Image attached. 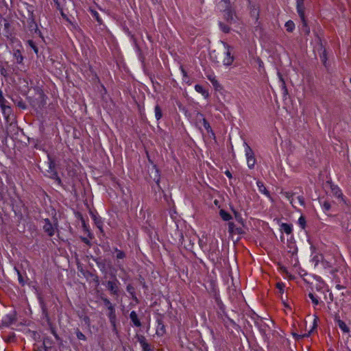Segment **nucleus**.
<instances>
[{
	"instance_id": "obj_13",
	"label": "nucleus",
	"mask_w": 351,
	"mask_h": 351,
	"mask_svg": "<svg viewBox=\"0 0 351 351\" xmlns=\"http://www.w3.org/2000/svg\"><path fill=\"white\" fill-rule=\"evenodd\" d=\"M16 321H17V317L16 315V312L13 311V313L7 315L6 318L3 320V323H5L7 325H10V324L14 323Z\"/></svg>"
},
{
	"instance_id": "obj_15",
	"label": "nucleus",
	"mask_w": 351,
	"mask_h": 351,
	"mask_svg": "<svg viewBox=\"0 0 351 351\" xmlns=\"http://www.w3.org/2000/svg\"><path fill=\"white\" fill-rule=\"evenodd\" d=\"M92 218L97 226V227L100 230L101 232H103L102 226L103 222L99 216H97L95 214L91 213Z\"/></svg>"
},
{
	"instance_id": "obj_17",
	"label": "nucleus",
	"mask_w": 351,
	"mask_h": 351,
	"mask_svg": "<svg viewBox=\"0 0 351 351\" xmlns=\"http://www.w3.org/2000/svg\"><path fill=\"white\" fill-rule=\"evenodd\" d=\"M28 28L31 32H34V33L38 32L39 34H40V30L38 29L37 24L36 23L35 21L33 19H30V21H29Z\"/></svg>"
},
{
	"instance_id": "obj_23",
	"label": "nucleus",
	"mask_w": 351,
	"mask_h": 351,
	"mask_svg": "<svg viewBox=\"0 0 351 351\" xmlns=\"http://www.w3.org/2000/svg\"><path fill=\"white\" fill-rule=\"evenodd\" d=\"M95 261L98 267L100 269V270L102 272H106V268L105 261L101 259V258H96Z\"/></svg>"
},
{
	"instance_id": "obj_32",
	"label": "nucleus",
	"mask_w": 351,
	"mask_h": 351,
	"mask_svg": "<svg viewBox=\"0 0 351 351\" xmlns=\"http://www.w3.org/2000/svg\"><path fill=\"white\" fill-rule=\"evenodd\" d=\"M285 28L287 32H292L295 28L294 23L291 20L288 21L285 23Z\"/></svg>"
},
{
	"instance_id": "obj_40",
	"label": "nucleus",
	"mask_w": 351,
	"mask_h": 351,
	"mask_svg": "<svg viewBox=\"0 0 351 351\" xmlns=\"http://www.w3.org/2000/svg\"><path fill=\"white\" fill-rule=\"evenodd\" d=\"M27 43L28 45H29V47L34 50V51L38 54V49L37 47V46L36 45V44L34 43V42L32 40H29L27 41Z\"/></svg>"
},
{
	"instance_id": "obj_19",
	"label": "nucleus",
	"mask_w": 351,
	"mask_h": 351,
	"mask_svg": "<svg viewBox=\"0 0 351 351\" xmlns=\"http://www.w3.org/2000/svg\"><path fill=\"white\" fill-rule=\"evenodd\" d=\"M257 184V186L258 188V190L261 193L265 194L266 196H267L268 197H270V194H269V191L266 189V187L265 186L263 182H261V181H257L256 182Z\"/></svg>"
},
{
	"instance_id": "obj_7",
	"label": "nucleus",
	"mask_w": 351,
	"mask_h": 351,
	"mask_svg": "<svg viewBox=\"0 0 351 351\" xmlns=\"http://www.w3.org/2000/svg\"><path fill=\"white\" fill-rule=\"evenodd\" d=\"M297 2V11L298 13L304 24V25H306V22L304 16V1L303 0H296Z\"/></svg>"
},
{
	"instance_id": "obj_44",
	"label": "nucleus",
	"mask_w": 351,
	"mask_h": 351,
	"mask_svg": "<svg viewBox=\"0 0 351 351\" xmlns=\"http://www.w3.org/2000/svg\"><path fill=\"white\" fill-rule=\"evenodd\" d=\"M75 333L78 339L83 341H85L86 339V336L80 330L77 329Z\"/></svg>"
},
{
	"instance_id": "obj_3",
	"label": "nucleus",
	"mask_w": 351,
	"mask_h": 351,
	"mask_svg": "<svg viewBox=\"0 0 351 351\" xmlns=\"http://www.w3.org/2000/svg\"><path fill=\"white\" fill-rule=\"evenodd\" d=\"M223 19L229 24H234L238 21L235 11L230 7H226L223 10Z\"/></svg>"
},
{
	"instance_id": "obj_26",
	"label": "nucleus",
	"mask_w": 351,
	"mask_h": 351,
	"mask_svg": "<svg viewBox=\"0 0 351 351\" xmlns=\"http://www.w3.org/2000/svg\"><path fill=\"white\" fill-rule=\"evenodd\" d=\"M219 215L222 219L226 221H230L232 219V216L223 209L219 210Z\"/></svg>"
},
{
	"instance_id": "obj_31",
	"label": "nucleus",
	"mask_w": 351,
	"mask_h": 351,
	"mask_svg": "<svg viewBox=\"0 0 351 351\" xmlns=\"http://www.w3.org/2000/svg\"><path fill=\"white\" fill-rule=\"evenodd\" d=\"M155 117L157 120H159L162 118V110L160 108V107L159 106V105H156L155 106Z\"/></svg>"
},
{
	"instance_id": "obj_55",
	"label": "nucleus",
	"mask_w": 351,
	"mask_h": 351,
	"mask_svg": "<svg viewBox=\"0 0 351 351\" xmlns=\"http://www.w3.org/2000/svg\"><path fill=\"white\" fill-rule=\"evenodd\" d=\"M51 332L52 334L54 335V337H56V339H59V337L58 335H57L55 329L53 328H51Z\"/></svg>"
},
{
	"instance_id": "obj_34",
	"label": "nucleus",
	"mask_w": 351,
	"mask_h": 351,
	"mask_svg": "<svg viewBox=\"0 0 351 351\" xmlns=\"http://www.w3.org/2000/svg\"><path fill=\"white\" fill-rule=\"evenodd\" d=\"M278 75L280 81V82L282 84V88L284 90V94L287 95L288 93V90H287V88L286 87L285 82V80L283 79V77H282V74L280 73H279V72L278 73Z\"/></svg>"
},
{
	"instance_id": "obj_43",
	"label": "nucleus",
	"mask_w": 351,
	"mask_h": 351,
	"mask_svg": "<svg viewBox=\"0 0 351 351\" xmlns=\"http://www.w3.org/2000/svg\"><path fill=\"white\" fill-rule=\"evenodd\" d=\"M232 211L234 213V217L236 219V220L239 222V223H243V219L241 217V215L240 213H239L237 211H236L235 210H233L232 209Z\"/></svg>"
},
{
	"instance_id": "obj_9",
	"label": "nucleus",
	"mask_w": 351,
	"mask_h": 351,
	"mask_svg": "<svg viewBox=\"0 0 351 351\" xmlns=\"http://www.w3.org/2000/svg\"><path fill=\"white\" fill-rule=\"evenodd\" d=\"M335 320L337 322L339 327L343 332L348 333L350 332L349 328L347 326L346 323L340 319V316L338 314L335 315Z\"/></svg>"
},
{
	"instance_id": "obj_21",
	"label": "nucleus",
	"mask_w": 351,
	"mask_h": 351,
	"mask_svg": "<svg viewBox=\"0 0 351 351\" xmlns=\"http://www.w3.org/2000/svg\"><path fill=\"white\" fill-rule=\"evenodd\" d=\"M13 56L18 64H21L23 60V56L19 49L14 50Z\"/></svg>"
},
{
	"instance_id": "obj_22",
	"label": "nucleus",
	"mask_w": 351,
	"mask_h": 351,
	"mask_svg": "<svg viewBox=\"0 0 351 351\" xmlns=\"http://www.w3.org/2000/svg\"><path fill=\"white\" fill-rule=\"evenodd\" d=\"M130 317L132 322L136 326L139 327L141 326V322L138 319V316L134 311L131 312Z\"/></svg>"
},
{
	"instance_id": "obj_60",
	"label": "nucleus",
	"mask_w": 351,
	"mask_h": 351,
	"mask_svg": "<svg viewBox=\"0 0 351 351\" xmlns=\"http://www.w3.org/2000/svg\"><path fill=\"white\" fill-rule=\"evenodd\" d=\"M336 288L339 290V289H345L346 287L343 285H341L339 284H337Z\"/></svg>"
},
{
	"instance_id": "obj_49",
	"label": "nucleus",
	"mask_w": 351,
	"mask_h": 351,
	"mask_svg": "<svg viewBox=\"0 0 351 351\" xmlns=\"http://www.w3.org/2000/svg\"><path fill=\"white\" fill-rule=\"evenodd\" d=\"M53 178L56 180V182H57L59 185H62V181H61V179H60V178L58 176V173H57L56 172H55V173H53Z\"/></svg>"
},
{
	"instance_id": "obj_4",
	"label": "nucleus",
	"mask_w": 351,
	"mask_h": 351,
	"mask_svg": "<svg viewBox=\"0 0 351 351\" xmlns=\"http://www.w3.org/2000/svg\"><path fill=\"white\" fill-rule=\"evenodd\" d=\"M244 145L245 146V156L247 158V166L250 169L254 168L255 163H256V159L254 157V154L252 148L247 145V143H244Z\"/></svg>"
},
{
	"instance_id": "obj_20",
	"label": "nucleus",
	"mask_w": 351,
	"mask_h": 351,
	"mask_svg": "<svg viewBox=\"0 0 351 351\" xmlns=\"http://www.w3.org/2000/svg\"><path fill=\"white\" fill-rule=\"evenodd\" d=\"M280 230L287 234H289L292 232V226L291 224L283 223L280 226Z\"/></svg>"
},
{
	"instance_id": "obj_1",
	"label": "nucleus",
	"mask_w": 351,
	"mask_h": 351,
	"mask_svg": "<svg viewBox=\"0 0 351 351\" xmlns=\"http://www.w3.org/2000/svg\"><path fill=\"white\" fill-rule=\"evenodd\" d=\"M107 291L110 295L118 297L121 293L120 282L115 275L112 276V280L103 282Z\"/></svg>"
},
{
	"instance_id": "obj_6",
	"label": "nucleus",
	"mask_w": 351,
	"mask_h": 351,
	"mask_svg": "<svg viewBox=\"0 0 351 351\" xmlns=\"http://www.w3.org/2000/svg\"><path fill=\"white\" fill-rule=\"evenodd\" d=\"M148 172L150 180H152L158 185L160 179L159 170L156 168L155 165H154L148 169Z\"/></svg>"
},
{
	"instance_id": "obj_39",
	"label": "nucleus",
	"mask_w": 351,
	"mask_h": 351,
	"mask_svg": "<svg viewBox=\"0 0 351 351\" xmlns=\"http://www.w3.org/2000/svg\"><path fill=\"white\" fill-rule=\"evenodd\" d=\"M115 252L117 253L116 258L117 259H123L125 257V254L124 252L119 250L117 248L115 249Z\"/></svg>"
},
{
	"instance_id": "obj_28",
	"label": "nucleus",
	"mask_w": 351,
	"mask_h": 351,
	"mask_svg": "<svg viewBox=\"0 0 351 351\" xmlns=\"http://www.w3.org/2000/svg\"><path fill=\"white\" fill-rule=\"evenodd\" d=\"M195 89L197 92L201 93L203 96H204L205 97H208V91H206L204 87L199 84H196L195 86Z\"/></svg>"
},
{
	"instance_id": "obj_46",
	"label": "nucleus",
	"mask_w": 351,
	"mask_h": 351,
	"mask_svg": "<svg viewBox=\"0 0 351 351\" xmlns=\"http://www.w3.org/2000/svg\"><path fill=\"white\" fill-rule=\"evenodd\" d=\"M322 207L325 211H328L331 208V205L329 202L325 201L322 204Z\"/></svg>"
},
{
	"instance_id": "obj_61",
	"label": "nucleus",
	"mask_w": 351,
	"mask_h": 351,
	"mask_svg": "<svg viewBox=\"0 0 351 351\" xmlns=\"http://www.w3.org/2000/svg\"><path fill=\"white\" fill-rule=\"evenodd\" d=\"M282 302H283V304L285 305V307H287V308L290 307V304L289 303L285 302V301L283 299H282Z\"/></svg>"
},
{
	"instance_id": "obj_58",
	"label": "nucleus",
	"mask_w": 351,
	"mask_h": 351,
	"mask_svg": "<svg viewBox=\"0 0 351 351\" xmlns=\"http://www.w3.org/2000/svg\"><path fill=\"white\" fill-rule=\"evenodd\" d=\"M226 3V7H230V0H221Z\"/></svg>"
},
{
	"instance_id": "obj_10",
	"label": "nucleus",
	"mask_w": 351,
	"mask_h": 351,
	"mask_svg": "<svg viewBox=\"0 0 351 351\" xmlns=\"http://www.w3.org/2000/svg\"><path fill=\"white\" fill-rule=\"evenodd\" d=\"M342 227L346 230H351V215L346 214L342 219Z\"/></svg>"
},
{
	"instance_id": "obj_27",
	"label": "nucleus",
	"mask_w": 351,
	"mask_h": 351,
	"mask_svg": "<svg viewBox=\"0 0 351 351\" xmlns=\"http://www.w3.org/2000/svg\"><path fill=\"white\" fill-rule=\"evenodd\" d=\"M308 298L311 300L312 304L314 306H317L319 304V298L313 294V293H308Z\"/></svg>"
},
{
	"instance_id": "obj_42",
	"label": "nucleus",
	"mask_w": 351,
	"mask_h": 351,
	"mask_svg": "<svg viewBox=\"0 0 351 351\" xmlns=\"http://www.w3.org/2000/svg\"><path fill=\"white\" fill-rule=\"evenodd\" d=\"M138 282L141 285H142L143 288L146 291L148 289V286L146 285V282L145 281V279L141 276H139L138 278Z\"/></svg>"
},
{
	"instance_id": "obj_2",
	"label": "nucleus",
	"mask_w": 351,
	"mask_h": 351,
	"mask_svg": "<svg viewBox=\"0 0 351 351\" xmlns=\"http://www.w3.org/2000/svg\"><path fill=\"white\" fill-rule=\"evenodd\" d=\"M224 50H221L222 60L223 65L230 66L234 61V56L231 54L232 47L226 43L222 42Z\"/></svg>"
},
{
	"instance_id": "obj_5",
	"label": "nucleus",
	"mask_w": 351,
	"mask_h": 351,
	"mask_svg": "<svg viewBox=\"0 0 351 351\" xmlns=\"http://www.w3.org/2000/svg\"><path fill=\"white\" fill-rule=\"evenodd\" d=\"M250 14L251 17L255 19L256 23L258 22L259 19L260 8L259 5L249 1Z\"/></svg>"
},
{
	"instance_id": "obj_54",
	"label": "nucleus",
	"mask_w": 351,
	"mask_h": 351,
	"mask_svg": "<svg viewBox=\"0 0 351 351\" xmlns=\"http://www.w3.org/2000/svg\"><path fill=\"white\" fill-rule=\"evenodd\" d=\"M82 241L84 243H85L86 244H87L88 245H90V242L88 239H86L85 237H82Z\"/></svg>"
},
{
	"instance_id": "obj_53",
	"label": "nucleus",
	"mask_w": 351,
	"mask_h": 351,
	"mask_svg": "<svg viewBox=\"0 0 351 351\" xmlns=\"http://www.w3.org/2000/svg\"><path fill=\"white\" fill-rule=\"evenodd\" d=\"M280 271H281L282 272H283V273L286 274L287 275H288V274H289L288 270H287V269L285 267H284V266H280Z\"/></svg>"
},
{
	"instance_id": "obj_24",
	"label": "nucleus",
	"mask_w": 351,
	"mask_h": 351,
	"mask_svg": "<svg viewBox=\"0 0 351 351\" xmlns=\"http://www.w3.org/2000/svg\"><path fill=\"white\" fill-rule=\"evenodd\" d=\"M315 328H316V319H315L314 323H313V326L312 329L308 333H304L303 335L293 334V335L295 337V339H302V338H304V337H308L310 336V335L312 332L313 330H314Z\"/></svg>"
},
{
	"instance_id": "obj_18",
	"label": "nucleus",
	"mask_w": 351,
	"mask_h": 351,
	"mask_svg": "<svg viewBox=\"0 0 351 351\" xmlns=\"http://www.w3.org/2000/svg\"><path fill=\"white\" fill-rule=\"evenodd\" d=\"M165 334V326L161 322V320L158 321V326L156 328V335L158 336H163Z\"/></svg>"
},
{
	"instance_id": "obj_45",
	"label": "nucleus",
	"mask_w": 351,
	"mask_h": 351,
	"mask_svg": "<svg viewBox=\"0 0 351 351\" xmlns=\"http://www.w3.org/2000/svg\"><path fill=\"white\" fill-rule=\"evenodd\" d=\"M14 269H15V270L17 272L18 279H19V281L20 284L23 285L25 284V281L23 280V278L22 275H21V272L16 267H14Z\"/></svg>"
},
{
	"instance_id": "obj_12",
	"label": "nucleus",
	"mask_w": 351,
	"mask_h": 351,
	"mask_svg": "<svg viewBox=\"0 0 351 351\" xmlns=\"http://www.w3.org/2000/svg\"><path fill=\"white\" fill-rule=\"evenodd\" d=\"M197 119L198 120L202 121L203 126L207 130L208 132H212V129H211V127H210L209 123L204 117V115L202 113H197Z\"/></svg>"
},
{
	"instance_id": "obj_35",
	"label": "nucleus",
	"mask_w": 351,
	"mask_h": 351,
	"mask_svg": "<svg viewBox=\"0 0 351 351\" xmlns=\"http://www.w3.org/2000/svg\"><path fill=\"white\" fill-rule=\"evenodd\" d=\"M219 25L220 29H221L222 32H223L224 33L230 32V27H229V25H226L225 23H223L222 22H219Z\"/></svg>"
},
{
	"instance_id": "obj_41",
	"label": "nucleus",
	"mask_w": 351,
	"mask_h": 351,
	"mask_svg": "<svg viewBox=\"0 0 351 351\" xmlns=\"http://www.w3.org/2000/svg\"><path fill=\"white\" fill-rule=\"evenodd\" d=\"M298 224L300 225V226L302 229L305 228V226H306V219H305V217L304 216H302V215L300 216V217L298 219Z\"/></svg>"
},
{
	"instance_id": "obj_25",
	"label": "nucleus",
	"mask_w": 351,
	"mask_h": 351,
	"mask_svg": "<svg viewBox=\"0 0 351 351\" xmlns=\"http://www.w3.org/2000/svg\"><path fill=\"white\" fill-rule=\"evenodd\" d=\"M126 290L129 293V294L132 296V299L134 300L135 301H137V298L136 296L134 287L132 285L129 284L126 287Z\"/></svg>"
},
{
	"instance_id": "obj_37",
	"label": "nucleus",
	"mask_w": 351,
	"mask_h": 351,
	"mask_svg": "<svg viewBox=\"0 0 351 351\" xmlns=\"http://www.w3.org/2000/svg\"><path fill=\"white\" fill-rule=\"evenodd\" d=\"M61 15L63 17V19H64L67 22H69L74 29H77V24H75L73 23L71 20L64 13V12L62 10L61 11Z\"/></svg>"
},
{
	"instance_id": "obj_16",
	"label": "nucleus",
	"mask_w": 351,
	"mask_h": 351,
	"mask_svg": "<svg viewBox=\"0 0 351 351\" xmlns=\"http://www.w3.org/2000/svg\"><path fill=\"white\" fill-rule=\"evenodd\" d=\"M138 341L143 348V351H151L150 346L146 342L145 337L141 336L138 338Z\"/></svg>"
},
{
	"instance_id": "obj_63",
	"label": "nucleus",
	"mask_w": 351,
	"mask_h": 351,
	"mask_svg": "<svg viewBox=\"0 0 351 351\" xmlns=\"http://www.w3.org/2000/svg\"><path fill=\"white\" fill-rule=\"evenodd\" d=\"M95 282H96L97 285H99V278H98V276H95V278L94 279Z\"/></svg>"
},
{
	"instance_id": "obj_62",
	"label": "nucleus",
	"mask_w": 351,
	"mask_h": 351,
	"mask_svg": "<svg viewBox=\"0 0 351 351\" xmlns=\"http://www.w3.org/2000/svg\"><path fill=\"white\" fill-rule=\"evenodd\" d=\"M225 174L229 178H232V174L228 170L225 172Z\"/></svg>"
},
{
	"instance_id": "obj_14",
	"label": "nucleus",
	"mask_w": 351,
	"mask_h": 351,
	"mask_svg": "<svg viewBox=\"0 0 351 351\" xmlns=\"http://www.w3.org/2000/svg\"><path fill=\"white\" fill-rule=\"evenodd\" d=\"M228 231L230 234H241L242 229L241 228H236L233 222L228 223Z\"/></svg>"
},
{
	"instance_id": "obj_50",
	"label": "nucleus",
	"mask_w": 351,
	"mask_h": 351,
	"mask_svg": "<svg viewBox=\"0 0 351 351\" xmlns=\"http://www.w3.org/2000/svg\"><path fill=\"white\" fill-rule=\"evenodd\" d=\"M284 287H285V285L283 283H280V282L277 283L276 287L278 289L280 293H283Z\"/></svg>"
},
{
	"instance_id": "obj_59",
	"label": "nucleus",
	"mask_w": 351,
	"mask_h": 351,
	"mask_svg": "<svg viewBox=\"0 0 351 351\" xmlns=\"http://www.w3.org/2000/svg\"><path fill=\"white\" fill-rule=\"evenodd\" d=\"M4 99H5V98L3 95L2 90L0 89V102L3 101Z\"/></svg>"
},
{
	"instance_id": "obj_29",
	"label": "nucleus",
	"mask_w": 351,
	"mask_h": 351,
	"mask_svg": "<svg viewBox=\"0 0 351 351\" xmlns=\"http://www.w3.org/2000/svg\"><path fill=\"white\" fill-rule=\"evenodd\" d=\"M108 316H109L110 323L112 324L113 327L115 328L116 315H115V312L113 308H110V312H109Z\"/></svg>"
},
{
	"instance_id": "obj_56",
	"label": "nucleus",
	"mask_w": 351,
	"mask_h": 351,
	"mask_svg": "<svg viewBox=\"0 0 351 351\" xmlns=\"http://www.w3.org/2000/svg\"><path fill=\"white\" fill-rule=\"evenodd\" d=\"M321 58H322L323 62L325 64L326 62V56L325 51H324L323 55L321 56Z\"/></svg>"
},
{
	"instance_id": "obj_30",
	"label": "nucleus",
	"mask_w": 351,
	"mask_h": 351,
	"mask_svg": "<svg viewBox=\"0 0 351 351\" xmlns=\"http://www.w3.org/2000/svg\"><path fill=\"white\" fill-rule=\"evenodd\" d=\"M14 104L20 108L21 109H26L27 108V106L25 104V103L23 101V99L20 97L19 98H16L15 99H14Z\"/></svg>"
},
{
	"instance_id": "obj_8",
	"label": "nucleus",
	"mask_w": 351,
	"mask_h": 351,
	"mask_svg": "<svg viewBox=\"0 0 351 351\" xmlns=\"http://www.w3.org/2000/svg\"><path fill=\"white\" fill-rule=\"evenodd\" d=\"M45 224L43 225V230L49 237H52L55 234V229L53 227L52 223H51L49 219H44Z\"/></svg>"
},
{
	"instance_id": "obj_64",
	"label": "nucleus",
	"mask_w": 351,
	"mask_h": 351,
	"mask_svg": "<svg viewBox=\"0 0 351 351\" xmlns=\"http://www.w3.org/2000/svg\"><path fill=\"white\" fill-rule=\"evenodd\" d=\"M52 167H54V163L53 161H51L49 163V168L51 169Z\"/></svg>"
},
{
	"instance_id": "obj_51",
	"label": "nucleus",
	"mask_w": 351,
	"mask_h": 351,
	"mask_svg": "<svg viewBox=\"0 0 351 351\" xmlns=\"http://www.w3.org/2000/svg\"><path fill=\"white\" fill-rule=\"evenodd\" d=\"M0 73L4 77H5L8 74L6 69L3 66H0Z\"/></svg>"
},
{
	"instance_id": "obj_11",
	"label": "nucleus",
	"mask_w": 351,
	"mask_h": 351,
	"mask_svg": "<svg viewBox=\"0 0 351 351\" xmlns=\"http://www.w3.org/2000/svg\"><path fill=\"white\" fill-rule=\"evenodd\" d=\"M210 58L215 62H217V63H219L220 62H221V60H222V55H221V49H218V50H213L210 53Z\"/></svg>"
},
{
	"instance_id": "obj_38",
	"label": "nucleus",
	"mask_w": 351,
	"mask_h": 351,
	"mask_svg": "<svg viewBox=\"0 0 351 351\" xmlns=\"http://www.w3.org/2000/svg\"><path fill=\"white\" fill-rule=\"evenodd\" d=\"M90 12L92 14L93 17H94L99 24H101L102 20L99 17V13L97 11L93 10H91Z\"/></svg>"
},
{
	"instance_id": "obj_57",
	"label": "nucleus",
	"mask_w": 351,
	"mask_h": 351,
	"mask_svg": "<svg viewBox=\"0 0 351 351\" xmlns=\"http://www.w3.org/2000/svg\"><path fill=\"white\" fill-rule=\"evenodd\" d=\"M7 102H8V101H7V100H6L5 99L3 100V101L0 102V106H1V108H3V107L6 106H7V104H7Z\"/></svg>"
},
{
	"instance_id": "obj_52",
	"label": "nucleus",
	"mask_w": 351,
	"mask_h": 351,
	"mask_svg": "<svg viewBox=\"0 0 351 351\" xmlns=\"http://www.w3.org/2000/svg\"><path fill=\"white\" fill-rule=\"evenodd\" d=\"M298 199L300 204L301 206H304L305 205V201H304V198L303 196H298Z\"/></svg>"
},
{
	"instance_id": "obj_47",
	"label": "nucleus",
	"mask_w": 351,
	"mask_h": 351,
	"mask_svg": "<svg viewBox=\"0 0 351 351\" xmlns=\"http://www.w3.org/2000/svg\"><path fill=\"white\" fill-rule=\"evenodd\" d=\"M283 194L290 201V202L292 203V197L294 193L291 192H285Z\"/></svg>"
},
{
	"instance_id": "obj_36",
	"label": "nucleus",
	"mask_w": 351,
	"mask_h": 351,
	"mask_svg": "<svg viewBox=\"0 0 351 351\" xmlns=\"http://www.w3.org/2000/svg\"><path fill=\"white\" fill-rule=\"evenodd\" d=\"M332 191L334 195L337 197H341L342 196V193L337 186H332Z\"/></svg>"
},
{
	"instance_id": "obj_33",
	"label": "nucleus",
	"mask_w": 351,
	"mask_h": 351,
	"mask_svg": "<svg viewBox=\"0 0 351 351\" xmlns=\"http://www.w3.org/2000/svg\"><path fill=\"white\" fill-rule=\"evenodd\" d=\"M1 110L5 117L8 118L12 112L11 108L7 105L6 106L1 108Z\"/></svg>"
},
{
	"instance_id": "obj_48",
	"label": "nucleus",
	"mask_w": 351,
	"mask_h": 351,
	"mask_svg": "<svg viewBox=\"0 0 351 351\" xmlns=\"http://www.w3.org/2000/svg\"><path fill=\"white\" fill-rule=\"evenodd\" d=\"M208 78L212 82L214 86H217L219 85L217 80L214 77H212L210 76H208Z\"/></svg>"
}]
</instances>
